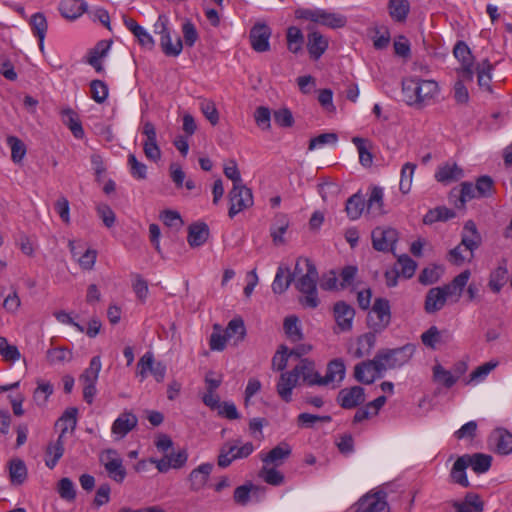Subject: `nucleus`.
Returning a JSON list of instances; mask_svg holds the SVG:
<instances>
[{"label": "nucleus", "mask_w": 512, "mask_h": 512, "mask_svg": "<svg viewBox=\"0 0 512 512\" xmlns=\"http://www.w3.org/2000/svg\"><path fill=\"white\" fill-rule=\"evenodd\" d=\"M456 189H453L450 193V197H458V202H455L457 207H464L465 203L475 197H478L476 186H474L471 182H463L461 184V189L457 194H454Z\"/></svg>", "instance_id": "nucleus-44"}, {"label": "nucleus", "mask_w": 512, "mask_h": 512, "mask_svg": "<svg viewBox=\"0 0 512 512\" xmlns=\"http://www.w3.org/2000/svg\"><path fill=\"white\" fill-rule=\"evenodd\" d=\"M415 352V346L406 344L395 349H381L375 355L379 370H389L402 367L410 361Z\"/></svg>", "instance_id": "nucleus-3"}, {"label": "nucleus", "mask_w": 512, "mask_h": 512, "mask_svg": "<svg viewBox=\"0 0 512 512\" xmlns=\"http://www.w3.org/2000/svg\"><path fill=\"white\" fill-rule=\"evenodd\" d=\"M452 506L455 508V512H482L484 502L478 494L469 492L463 501H453Z\"/></svg>", "instance_id": "nucleus-26"}, {"label": "nucleus", "mask_w": 512, "mask_h": 512, "mask_svg": "<svg viewBox=\"0 0 512 512\" xmlns=\"http://www.w3.org/2000/svg\"><path fill=\"white\" fill-rule=\"evenodd\" d=\"M433 376L436 381L443 383L447 388L452 387L457 381V378H455L450 371L445 370L441 365H436L433 368Z\"/></svg>", "instance_id": "nucleus-58"}, {"label": "nucleus", "mask_w": 512, "mask_h": 512, "mask_svg": "<svg viewBox=\"0 0 512 512\" xmlns=\"http://www.w3.org/2000/svg\"><path fill=\"white\" fill-rule=\"evenodd\" d=\"M446 304V299L439 287L431 288L425 297L424 309L426 313L433 314L441 310Z\"/></svg>", "instance_id": "nucleus-30"}, {"label": "nucleus", "mask_w": 512, "mask_h": 512, "mask_svg": "<svg viewBox=\"0 0 512 512\" xmlns=\"http://www.w3.org/2000/svg\"><path fill=\"white\" fill-rule=\"evenodd\" d=\"M58 493L62 499L73 501L76 497L73 482L69 478H62L58 483Z\"/></svg>", "instance_id": "nucleus-60"}, {"label": "nucleus", "mask_w": 512, "mask_h": 512, "mask_svg": "<svg viewBox=\"0 0 512 512\" xmlns=\"http://www.w3.org/2000/svg\"><path fill=\"white\" fill-rule=\"evenodd\" d=\"M230 208L228 215L230 218L236 216L239 212L253 205V195L251 189L247 188L243 183L233 186L229 194Z\"/></svg>", "instance_id": "nucleus-7"}, {"label": "nucleus", "mask_w": 512, "mask_h": 512, "mask_svg": "<svg viewBox=\"0 0 512 512\" xmlns=\"http://www.w3.org/2000/svg\"><path fill=\"white\" fill-rule=\"evenodd\" d=\"M259 477L262 478L267 484L279 486L284 483V475L275 469L264 465L259 471Z\"/></svg>", "instance_id": "nucleus-49"}, {"label": "nucleus", "mask_w": 512, "mask_h": 512, "mask_svg": "<svg viewBox=\"0 0 512 512\" xmlns=\"http://www.w3.org/2000/svg\"><path fill=\"white\" fill-rule=\"evenodd\" d=\"M96 211L107 228H111L115 224L116 216L109 205L100 203L97 205Z\"/></svg>", "instance_id": "nucleus-62"}, {"label": "nucleus", "mask_w": 512, "mask_h": 512, "mask_svg": "<svg viewBox=\"0 0 512 512\" xmlns=\"http://www.w3.org/2000/svg\"><path fill=\"white\" fill-rule=\"evenodd\" d=\"M318 24L331 29L343 28L347 24V18L342 14L328 12L322 9Z\"/></svg>", "instance_id": "nucleus-41"}, {"label": "nucleus", "mask_w": 512, "mask_h": 512, "mask_svg": "<svg viewBox=\"0 0 512 512\" xmlns=\"http://www.w3.org/2000/svg\"><path fill=\"white\" fill-rule=\"evenodd\" d=\"M422 343L431 349L436 348V344L441 341V332L436 326H431L421 335Z\"/></svg>", "instance_id": "nucleus-63"}, {"label": "nucleus", "mask_w": 512, "mask_h": 512, "mask_svg": "<svg viewBox=\"0 0 512 512\" xmlns=\"http://www.w3.org/2000/svg\"><path fill=\"white\" fill-rule=\"evenodd\" d=\"M101 366L100 356H94L90 361L89 367L81 374L80 381L83 383L96 384Z\"/></svg>", "instance_id": "nucleus-48"}, {"label": "nucleus", "mask_w": 512, "mask_h": 512, "mask_svg": "<svg viewBox=\"0 0 512 512\" xmlns=\"http://www.w3.org/2000/svg\"><path fill=\"white\" fill-rule=\"evenodd\" d=\"M298 381L299 378L294 368L289 372L281 373L276 390L283 401L288 403L292 400V390L296 387Z\"/></svg>", "instance_id": "nucleus-18"}, {"label": "nucleus", "mask_w": 512, "mask_h": 512, "mask_svg": "<svg viewBox=\"0 0 512 512\" xmlns=\"http://www.w3.org/2000/svg\"><path fill=\"white\" fill-rule=\"evenodd\" d=\"M365 393L360 386L341 389L337 396V402L344 409H352L364 403Z\"/></svg>", "instance_id": "nucleus-15"}, {"label": "nucleus", "mask_w": 512, "mask_h": 512, "mask_svg": "<svg viewBox=\"0 0 512 512\" xmlns=\"http://www.w3.org/2000/svg\"><path fill=\"white\" fill-rule=\"evenodd\" d=\"M62 122L68 126L72 134L81 139L84 137V130L78 118L77 113L71 108H64L61 110Z\"/></svg>", "instance_id": "nucleus-33"}, {"label": "nucleus", "mask_w": 512, "mask_h": 512, "mask_svg": "<svg viewBox=\"0 0 512 512\" xmlns=\"http://www.w3.org/2000/svg\"><path fill=\"white\" fill-rule=\"evenodd\" d=\"M68 427H63L58 439L55 442H50L46 448V459L45 464L50 469L54 468L63 456L64 453V434L67 432Z\"/></svg>", "instance_id": "nucleus-22"}, {"label": "nucleus", "mask_w": 512, "mask_h": 512, "mask_svg": "<svg viewBox=\"0 0 512 512\" xmlns=\"http://www.w3.org/2000/svg\"><path fill=\"white\" fill-rule=\"evenodd\" d=\"M383 370L378 369L375 357L372 360L358 363L354 368V377L358 382L371 384L380 377Z\"/></svg>", "instance_id": "nucleus-14"}, {"label": "nucleus", "mask_w": 512, "mask_h": 512, "mask_svg": "<svg viewBox=\"0 0 512 512\" xmlns=\"http://www.w3.org/2000/svg\"><path fill=\"white\" fill-rule=\"evenodd\" d=\"M296 289L303 294L299 298L300 304L305 308L314 309L319 304L317 293L318 271L308 258H298L293 272Z\"/></svg>", "instance_id": "nucleus-1"}, {"label": "nucleus", "mask_w": 512, "mask_h": 512, "mask_svg": "<svg viewBox=\"0 0 512 512\" xmlns=\"http://www.w3.org/2000/svg\"><path fill=\"white\" fill-rule=\"evenodd\" d=\"M372 245L377 251L388 252L398 240V232L391 227H376L373 229Z\"/></svg>", "instance_id": "nucleus-8"}, {"label": "nucleus", "mask_w": 512, "mask_h": 512, "mask_svg": "<svg viewBox=\"0 0 512 512\" xmlns=\"http://www.w3.org/2000/svg\"><path fill=\"white\" fill-rule=\"evenodd\" d=\"M469 466L468 454L459 457L451 469V479L463 487H469L470 482L466 476V468Z\"/></svg>", "instance_id": "nucleus-28"}, {"label": "nucleus", "mask_w": 512, "mask_h": 512, "mask_svg": "<svg viewBox=\"0 0 512 512\" xmlns=\"http://www.w3.org/2000/svg\"><path fill=\"white\" fill-rule=\"evenodd\" d=\"M254 120L259 128L268 130L271 127V112L265 106H259L254 112Z\"/></svg>", "instance_id": "nucleus-57"}, {"label": "nucleus", "mask_w": 512, "mask_h": 512, "mask_svg": "<svg viewBox=\"0 0 512 512\" xmlns=\"http://www.w3.org/2000/svg\"><path fill=\"white\" fill-rule=\"evenodd\" d=\"M355 512H388L385 493L377 492L365 495L359 500Z\"/></svg>", "instance_id": "nucleus-13"}, {"label": "nucleus", "mask_w": 512, "mask_h": 512, "mask_svg": "<svg viewBox=\"0 0 512 512\" xmlns=\"http://www.w3.org/2000/svg\"><path fill=\"white\" fill-rule=\"evenodd\" d=\"M463 176V170L456 164L446 163L438 168L435 178L440 183L457 181Z\"/></svg>", "instance_id": "nucleus-32"}, {"label": "nucleus", "mask_w": 512, "mask_h": 512, "mask_svg": "<svg viewBox=\"0 0 512 512\" xmlns=\"http://www.w3.org/2000/svg\"><path fill=\"white\" fill-rule=\"evenodd\" d=\"M87 9V4L82 0H63L59 10L61 15L70 20L80 17Z\"/></svg>", "instance_id": "nucleus-29"}, {"label": "nucleus", "mask_w": 512, "mask_h": 512, "mask_svg": "<svg viewBox=\"0 0 512 512\" xmlns=\"http://www.w3.org/2000/svg\"><path fill=\"white\" fill-rule=\"evenodd\" d=\"M200 110L205 118L213 125L219 122V112L212 100H204L200 103Z\"/></svg>", "instance_id": "nucleus-56"}, {"label": "nucleus", "mask_w": 512, "mask_h": 512, "mask_svg": "<svg viewBox=\"0 0 512 512\" xmlns=\"http://www.w3.org/2000/svg\"><path fill=\"white\" fill-rule=\"evenodd\" d=\"M293 281V273L289 268L279 267L277 269L274 281L272 283V290L276 294L284 293Z\"/></svg>", "instance_id": "nucleus-36"}, {"label": "nucleus", "mask_w": 512, "mask_h": 512, "mask_svg": "<svg viewBox=\"0 0 512 512\" xmlns=\"http://www.w3.org/2000/svg\"><path fill=\"white\" fill-rule=\"evenodd\" d=\"M375 334L376 333H374V331L368 332V333L361 335L357 339V348L353 352V355L355 358H362L371 353L373 347L375 346V342H376Z\"/></svg>", "instance_id": "nucleus-39"}, {"label": "nucleus", "mask_w": 512, "mask_h": 512, "mask_svg": "<svg viewBox=\"0 0 512 512\" xmlns=\"http://www.w3.org/2000/svg\"><path fill=\"white\" fill-rule=\"evenodd\" d=\"M99 461L104 466L108 476L117 483H122L126 477V469L119 453L114 449H106L99 455Z\"/></svg>", "instance_id": "nucleus-6"}, {"label": "nucleus", "mask_w": 512, "mask_h": 512, "mask_svg": "<svg viewBox=\"0 0 512 512\" xmlns=\"http://www.w3.org/2000/svg\"><path fill=\"white\" fill-rule=\"evenodd\" d=\"M391 311L387 299L376 298L367 315V325L374 333H381L390 324Z\"/></svg>", "instance_id": "nucleus-4"}, {"label": "nucleus", "mask_w": 512, "mask_h": 512, "mask_svg": "<svg viewBox=\"0 0 512 512\" xmlns=\"http://www.w3.org/2000/svg\"><path fill=\"white\" fill-rule=\"evenodd\" d=\"M155 33L160 35V46L166 56L176 57L182 49V40L177 37L175 42H172L171 32L168 28V18L165 15H159L157 22L154 25Z\"/></svg>", "instance_id": "nucleus-5"}, {"label": "nucleus", "mask_w": 512, "mask_h": 512, "mask_svg": "<svg viewBox=\"0 0 512 512\" xmlns=\"http://www.w3.org/2000/svg\"><path fill=\"white\" fill-rule=\"evenodd\" d=\"M28 476L25 462L20 458H13L9 462V477L13 485H22Z\"/></svg>", "instance_id": "nucleus-34"}, {"label": "nucleus", "mask_w": 512, "mask_h": 512, "mask_svg": "<svg viewBox=\"0 0 512 512\" xmlns=\"http://www.w3.org/2000/svg\"><path fill=\"white\" fill-rule=\"evenodd\" d=\"M366 213L373 217L380 216L383 211V190L380 187H374L366 203Z\"/></svg>", "instance_id": "nucleus-35"}, {"label": "nucleus", "mask_w": 512, "mask_h": 512, "mask_svg": "<svg viewBox=\"0 0 512 512\" xmlns=\"http://www.w3.org/2000/svg\"><path fill=\"white\" fill-rule=\"evenodd\" d=\"M270 28L264 23H256L250 30L249 39L251 47L256 52H266L270 49Z\"/></svg>", "instance_id": "nucleus-12"}, {"label": "nucleus", "mask_w": 512, "mask_h": 512, "mask_svg": "<svg viewBox=\"0 0 512 512\" xmlns=\"http://www.w3.org/2000/svg\"><path fill=\"white\" fill-rule=\"evenodd\" d=\"M438 93V84L434 80L408 78L402 81V95L409 106L423 107L424 103Z\"/></svg>", "instance_id": "nucleus-2"}, {"label": "nucleus", "mask_w": 512, "mask_h": 512, "mask_svg": "<svg viewBox=\"0 0 512 512\" xmlns=\"http://www.w3.org/2000/svg\"><path fill=\"white\" fill-rule=\"evenodd\" d=\"M224 333L227 336L228 340L235 338L234 344H238L240 341L244 339L246 334L244 321L241 318L232 319L228 323Z\"/></svg>", "instance_id": "nucleus-46"}, {"label": "nucleus", "mask_w": 512, "mask_h": 512, "mask_svg": "<svg viewBox=\"0 0 512 512\" xmlns=\"http://www.w3.org/2000/svg\"><path fill=\"white\" fill-rule=\"evenodd\" d=\"M294 369L295 373L298 375V378H302L304 383L310 386H320V375L315 370V364L313 361L307 358L301 359L300 362L294 367Z\"/></svg>", "instance_id": "nucleus-20"}, {"label": "nucleus", "mask_w": 512, "mask_h": 512, "mask_svg": "<svg viewBox=\"0 0 512 512\" xmlns=\"http://www.w3.org/2000/svg\"><path fill=\"white\" fill-rule=\"evenodd\" d=\"M137 423L138 418L134 413L124 411L113 422L111 430L113 434L123 438L137 426Z\"/></svg>", "instance_id": "nucleus-19"}, {"label": "nucleus", "mask_w": 512, "mask_h": 512, "mask_svg": "<svg viewBox=\"0 0 512 512\" xmlns=\"http://www.w3.org/2000/svg\"><path fill=\"white\" fill-rule=\"evenodd\" d=\"M365 199L360 193H355L346 201L345 211L351 220L358 219L365 208Z\"/></svg>", "instance_id": "nucleus-38"}, {"label": "nucleus", "mask_w": 512, "mask_h": 512, "mask_svg": "<svg viewBox=\"0 0 512 512\" xmlns=\"http://www.w3.org/2000/svg\"><path fill=\"white\" fill-rule=\"evenodd\" d=\"M289 357L291 356L289 355L288 348L285 345H281L272 359V368L277 371L284 370Z\"/></svg>", "instance_id": "nucleus-61"}, {"label": "nucleus", "mask_w": 512, "mask_h": 512, "mask_svg": "<svg viewBox=\"0 0 512 512\" xmlns=\"http://www.w3.org/2000/svg\"><path fill=\"white\" fill-rule=\"evenodd\" d=\"M480 244L481 236L477 231L475 223L471 220L467 221L463 228L461 245H463L465 251L472 253Z\"/></svg>", "instance_id": "nucleus-25"}, {"label": "nucleus", "mask_w": 512, "mask_h": 512, "mask_svg": "<svg viewBox=\"0 0 512 512\" xmlns=\"http://www.w3.org/2000/svg\"><path fill=\"white\" fill-rule=\"evenodd\" d=\"M333 315L340 331L347 332L352 329L355 309L351 305L344 301L336 302L333 307Z\"/></svg>", "instance_id": "nucleus-11"}, {"label": "nucleus", "mask_w": 512, "mask_h": 512, "mask_svg": "<svg viewBox=\"0 0 512 512\" xmlns=\"http://www.w3.org/2000/svg\"><path fill=\"white\" fill-rule=\"evenodd\" d=\"M469 466L472 467L473 471L477 474L487 472L492 463V457L483 453H475L473 455L468 454Z\"/></svg>", "instance_id": "nucleus-45"}, {"label": "nucleus", "mask_w": 512, "mask_h": 512, "mask_svg": "<svg viewBox=\"0 0 512 512\" xmlns=\"http://www.w3.org/2000/svg\"><path fill=\"white\" fill-rule=\"evenodd\" d=\"M344 375V363L339 359H335L328 364L325 376H320V386H325L334 382L340 383L343 380Z\"/></svg>", "instance_id": "nucleus-27"}, {"label": "nucleus", "mask_w": 512, "mask_h": 512, "mask_svg": "<svg viewBox=\"0 0 512 512\" xmlns=\"http://www.w3.org/2000/svg\"><path fill=\"white\" fill-rule=\"evenodd\" d=\"M507 274H508V271H507L506 267H504V266H498L490 274L488 285L493 292H495V293L500 292L501 288L506 283Z\"/></svg>", "instance_id": "nucleus-50"}, {"label": "nucleus", "mask_w": 512, "mask_h": 512, "mask_svg": "<svg viewBox=\"0 0 512 512\" xmlns=\"http://www.w3.org/2000/svg\"><path fill=\"white\" fill-rule=\"evenodd\" d=\"M416 169V165L413 163H406L403 165L401 169V178L399 183V189L403 194H407L412 185V178L414 171Z\"/></svg>", "instance_id": "nucleus-51"}, {"label": "nucleus", "mask_w": 512, "mask_h": 512, "mask_svg": "<svg viewBox=\"0 0 512 512\" xmlns=\"http://www.w3.org/2000/svg\"><path fill=\"white\" fill-rule=\"evenodd\" d=\"M30 24L34 34L39 38L40 42H44L45 34L47 31V21L42 13H36L31 17Z\"/></svg>", "instance_id": "nucleus-54"}, {"label": "nucleus", "mask_w": 512, "mask_h": 512, "mask_svg": "<svg viewBox=\"0 0 512 512\" xmlns=\"http://www.w3.org/2000/svg\"><path fill=\"white\" fill-rule=\"evenodd\" d=\"M352 142L357 147L361 165L365 167L371 166L373 161V155L370 151L372 147L371 142L368 139L361 137H353Z\"/></svg>", "instance_id": "nucleus-40"}, {"label": "nucleus", "mask_w": 512, "mask_h": 512, "mask_svg": "<svg viewBox=\"0 0 512 512\" xmlns=\"http://www.w3.org/2000/svg\"><path fill=\"white\" fill-rule=\"evenodd\" d=\"M46 359L52 365L70 362L73 359V353L65 347L52 348L46 352Z\"/></svg>", "instance_id": "nucleus-47"}, {"label": "nucleus", "mask_w": 512, "mask_h": 512, "mask_svg": "<svg viewBox=\"0 0 512 512\" xmlns=\"http://www.w3.org/2000/svg\"><path fill=\"white\" fill-rule=\"evenodd\" d=\"M209 238V227L204 222L193 223L188 227L187 242L190 247L202 246Z\"/></svg>", "instance_id": "nucleus-24"}, {"label": "nucleus", "mask_w": 512, "mask_h": 512, "mask_svg": "<svg viewBox=\"0 0 512 512\" xmlns=\"http://www.w3.org/2000/svg\"><path fill=\"white\" fill-rule=\"evenodd\" d=\"M287 48L290 52L298 53L304 44V35L300 28L291 26L286 32Z\"/></svg>", "instance_id": "nucleus-43"}, {"label": "nucleus", "mask_w": 512, "mask_h": 512, "mask_svg": "<svg viewBox=\"0 0 512 512\" xmlns=\"http://www.w3.org/2000/svg\"><path fill=\"white\" fill-rule=\"evenodd\" d=\"M491 440L495 443V451L499 455H509L512 453V433L504 428H497L491 435Z\"/></svg>", "instance_id": "nucleus-23"}, {"label": "nucleus", "mask_w": 512, "mask_h": 512, "mask_svg": "<svg viewBox=\"0 0 512 512\" xmlns=\"http://www.w3.org/2000/svg\"><path fill=\"white\" fill-rule=\"evenodd\" d=\"M307 29L310 31L307 35V50L312 59L318 60L328 48V39L320 32L313 30L311 26Z\"/></svg>", "instance_id": "nucleus-16"}, {"label": "nucleus", "mask_w": 512, "mask_h": 512, "mask_svg": "<svg viewBox=\"0 0 512 512\" xmlns=\"http://www.w3.org/2000/svg\"><path fill=\"white\" fill-rule=\"evenodd\" d=\"M298 318L296 316L286 317L284 320V330L288 338L292 341H299L302 339V333L298 325Z\"/></svg>", "instance_id": "nucleus-53"}, {"label": "nucleus", "mask_w": 512, "mask_h": 512, "mask_svg": "<svg viewBox=\"0 0 512 512\" xmlns=\"http://www.w3.org/2000/svg\"><path fill=\"white\" fill-rule=\"evenodd\" d=\"M289 227V219L284 214H279L275 217V221L270 228V235L273 243L276 246L284 245L286 243L283 237L284 233Z\"/></svg>", "instance_id": "nucleus-31"}, {"label": "nucleus", "mask_w": 512, "mask_h": 512, "mask_svg": "<svg viewBox=\"0 0 512 512\" xmlns=\"http://www.w3.org/2000/svg\"><path fill=\"white\" fill-rule=\"evenodd\" d=\"M292 449L286 442H282L271 449L266 454H261L260 458L264 465L278 467L282 465L291 455Z\"/></svg>", "instance_id": "nucleus-17"}, {"label": "nucleus", "mask_w": 512, "mask_h": 512, "mask_svg": "<svg viewBox=\"0 0 512 512\" xmlns=\"http://www.w3.org/2000/svg\"><path fill=\"white\" fill-rule=\"evenodd\" d=\"M7 143L11 148V159L13 162H21L26 154V146L23 141L16 136H8Z\"/></svg>", "instance_id": "nucleus-52"}, {"label": "nucleus", "mask_w": 512, "mask_h": 512, "mask_svg": "<svg viewBox=\"0 0 512 512\" xmlns=\"http://www.w3.org/2000/svg\"><path fill=\"white\" fill-rule=\"evenodd\" d=\"M388 10L391 18L396 22H404L410 12L408 0H389Z\"/></svg>", "instance_id": "nucleus-37"}, {"label": "nucleus", "mask_w": 512, "mask_h": 512, "mask_svg": "<svg viewBox=\"0 0 512 512\" xmlns=\"http://www.w3.org/2000/svg\"><path fill=\"white\" fill-rule=\"evenodd\" d=\"M91 97L97 103H103L108 96V87L101 80H93L90 83Z\"/></svg>", "instance_id": "nucleus-55"}, {"label": "nucleus", "mask_w": 512, "mask_h": 512, "mask_svg": "<svg viewBox=\"0 0 512 512\" xmlns=\"http://www.w3.org/2000/svg\"><path fill=\"white\" fill-rule=\"evenodd\" d=\"M453 53L462 63L461 68L458 69L459 77H462L464 80H473V56L467 44L463 41L457 42Z\"/></svg>", "instance_id": "nucleus-9"}, {"label": "nucleus", "mask_w": 512, "mask_h": 512, "mask_svg": "<svg viewBox=\"0 0 512 512\" xmlns=\"http://www.w3.org/2000/svg\"><path fill=\"white\" fill-rule=\"evenodd\" d=\"M212 469L213 465L210 463L201 464L197 468L193 469L188 476L190 489L194 492L203 489L208 482Z\"/></svg>", "instance_id": "nucleus-21"}, {"label": "nucleus", "mask_w": 512, "mask_h": 512, "mask_svg": "<svg viewBox=\"0 0 512 512\" xmlns=\"http://www.w3.org/2000/svg\"><path fill=\"white\" fill-rule=\"evenodd\" d=\"M236 449V442L228 441L224 443L219 450L217 461L218 466L221 468H226L233 462V460H236Z\"/></svg>", "instance_id": "nucleus-42"}, {"label": "nucleus", "mask_w": 512, "mask_h": 512, "mask_svg": "<svg viewBox=\"0 0 512 512\" xmlns=\"http://www.w3.org/2000/svg\"><path fill=\"white\" fill-rule=\"evenodd\" d=\"M139 375L145 378L149 371L157 382H162L166 374V365L162 362H155L151 352H146L138 361Z\"/></svg>", "instance_id": "nucleus-10"}, {"label": "nucleus", "mask_w": 512, "mask_h": 512, "mask_svg": "<svg viewBox=\"0 0 512 512\" xmlns=\"http://www.w3.org/2000/svg\"><path fill=\"white\" fill-rule=\"evenodd\" d=\"M476 191L478 197H487L492 194L494 182L489 176H481L476 181Z\"/></svg>", "instance_id": "nucleus-64"}, {"label": "nucleus", "mask_w": 512, "mask_h": 512, "mask_svg": "<svg viewBox=\"0 0 512 512\" xmlns=\"http://www.w3.org/2000/svg\"><path fill=\"white\" fill-rule=\"evenodd\" d=\"M398 265L400 266V269H398L399 274L407 279L414 275L417 267L416 262L407 255H402L398 258Z\"/></svg>", "instance_id": "nucleus-59"}]
</instances>
